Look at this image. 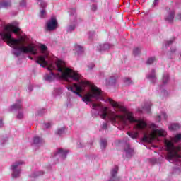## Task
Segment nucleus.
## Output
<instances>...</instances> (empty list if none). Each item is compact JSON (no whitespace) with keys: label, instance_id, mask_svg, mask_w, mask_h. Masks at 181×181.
<instances>
[{"label":"nucleus","instance_id":"f257e3e1","mask_svg":"<svg viewBox=\"0 0 181 181\" xmlns=\"http://www.w3.org/2000/svg\"><path fill=\"white\" fill-rule=\"evenodd\" d=\"M36 63L40 64L41 67H46L49 71V74H45L43 77L47 83H52L57 78H61V80L65 81H77L78 83H73L72 86L69 85L66 86V88L78 97H83L80 93L88 91L82 98V101L86 104L91 103L93 100H101L105 103H109L115 108L114 111L109 112L108 107L103 106L101 103H92V116L97 117V115H100L103 119L107 118L108 122L112 125L120 124V104L114 101L111 98L104 100L101 89L89 81L81 80V75L67 67L64 61L56 59L54 62H48L46 58L40 57L38 60H36Z\"/></svg>","mask_w":181,"mask_h":181},{"label":"nucleus","instance_id":"f03ea898","mask_svg":"<svg viewBox=\"0 0 181 181\" xmlns=\"http://www.w3.org/2000/svg\"><path fill=\"white\" fill-rule=\"evenodd\" d=\"M19 30H21L19 23L16 21L4 26L3 30L0 31V43L1 42H6L10 47H12V54L14 57H19L23 53L36 56L37 54L36 45L29 44L28 46H25L26 37L21 36L18 38L12 37V33L19 35Z\"/></svg>","mask_w":181,"mask_h":181},{"label":"nucleus","instance_id":"7ed1b4c3","mask_svg":"<svg viewBox=\"0 0 181 181\" xmlns=\"http://www.w3.org/2000/svg\"><path fill=\"white\" fill-rule=\"evenodd\" d=\"M181 134H177L174 137H170V140L164 139L163 142L165 144L167 155L165 159L170 163L175 165H181L180 146H175L173 142H180Z\"/></svg>","mask_w":181,"mask_h":181},{"label":"nucleus","instance_id":"20e7f679","mask_svg":"<svg viewBox=\"0 0 181 181\" xmlns=\"http://www.w3.org/2000/svg\"><path fill=\"white\" fill-rule=\"evenodd\" d=\"M69 23L66 27L67 33H72L78 26V23L81 22V18L77 17L76 8H71L69 11Z\"/></svg>","mask_w":181,"mask_h":181},{"label":"nucleus","instance_id":"39448f33","mask_svg":"<svg viewBox=\"0 0 181 181\" xmlns=\"http://www.w3.org/2000/svg\"><path fill=\"white\" fill-rule=\"evenodd\" d=\"M25 165V161L22 160H17L12 163L10 167V170L11 172V175L13 179H17L21 176V173L22 172V166Z\"/></svg>","mask_w":181,"mask_h":181},{"label":"nucleus","instance_id":"423d86ee","mask_svg":"<svg viewBox=\"0 0 181 181\" xmlns=\"http://www.w3.org/2000/svg\"><path fill=\"white\" fill-rule=\"evenodd\" d=\"M10 111H18L16 115L17 119H23L25 113L23 112V108H22V100H17L16 103L10 107Z\"/></svg>","mask_w":181,"mask_h":181},{"label":"nucleus","instance_id":"0eeeda50","mask_svg":"<svg viewBox=\"0 0 181 181\" xmlns=\"http://www.w3.org/2000/svg\"><path fill=\"white\" fill-rule=\"evenodd\" d=\"M67 153H69V150L58 148L52 156V158L56 160H64V158L67 156Z\"/></svg>","mask_w":181,"mask_h":181},{"label":"nucleus","instance_id":"6e6552de","mask_svg":"<svg viewBox=\"0 0 181 181\" xmlns=\"http://www.w3.org/2000/svg\"><path fill=\"white\" fill-rule=\"evenodd\" d=\"M37 4H40V10L39 16L41 19H45L47 16V13L46 12L45 8L47 6V3L45 0H37Z\"/></svg>","mask_w":181,"mask_h":181},{"label":"nucleus","instance_id":"1a4fd4ad","mask_svg":"<svg viewBox=\"0 0 181 181\" xmlns=\"http://www.w3.org/2000/svg\"><path fill=\"white\" fill-rule=\"evenodd\" d=\"M39 49L41 53H44L45 55L38 56L37 58V60H39L40 57H45V59H46V60H47L48 62H55L56 59H58V58H54V59H52V58L49 57V54H47V47L46 45L41 44L39 46Z\"/></svg>","mask_w":181,"mask_h":181},{"label":"nucleus","instance_id":"9d476101","mask_svg":"<svg viewBox=\"0 0 181 181\" xmlns=\"http://www.w3.org/2000/svg\"><path fill=\"white\" fill-rule=\"evenodd\" d=\"M167 13L164 15V21L166 23H173L175 19V11L167 8Z\"/></svg>","mask_w":181,"mask_h":181},{"label":"nucleus","instance_id":"9b49d317","mask_svg":"<svg viewBox=\"0 0 181 181\" xmlns=\"http://www.w3.org/2000/svg\"><path fill=\"white\" fill-rule=\"evenodd\" d=\"M57 28V20L56 18L52 17L49 21L47 22L46 30L49 31L54 30Z\"/></svg>","mask_w":181,"mask_h":181},{"label":"nucleus","instance_id":"f8f14e48","mask_svg":"<svg viewBox=\"0 0 181 181\" xmlns=\"http://www.w3.org/2000/svg\"><path fill=\"white\" fill-rule=\"evenodd\" d=\"M151 107H152V102H151V100H147L144 102V105L141 107V108H139V112L150 114Z\"/></svg>","mask_w":181,"mask_h":181},{"label":"nucleus","instance_id":"ddd939ff","mask_svg":"<svg viewBox=\"0 0 181 181\" xmlns=\"http://www.w3.org/2000/svg\"><path fill=\"white\" fill-rule=\"evenodd\" d=\"M146 77L151 83H155L157 80V78H156V71L155 69H151L150 71L148 72Z\"/></svg>","mask_w":181,"mask_h":181},{"label":"nucleus","instance_id":"4468645a","mask_svg":"<svg viewBox=\"0 0 181 181\" xmlns=\"http://www.w3.org/2000/svg\"><path fill=\"white\" fill-rule=\"evenodd\" d=\"M124 153L126 158H132L134 156V148H131V146L128 144L124 146Z\"/></svg>","mask_w":181,"mask_h":181},{"label":"nucleus","instance_id":"2eb2a0df","mask_svg":"<svg viewBox=\"0 0 181 181\" xmlns=\"http://www.w3.org/2000/svg\"><path fill=\"white\" fill-rule=\"evenodd\" d=\"M45 144V141L43 139L39 137V136H35L33 139V143L32 145L34 146H40Z\"/></svg>","mask_w":181,"mask_h":181},{"label":"nucleus","instance_id":"dca6fc26","mask_svg":"<svg viewBox=\"0 0 181 181\" xmlns=\"http://www.w3.org/2000/svg\"><path fill=\"white\" fill-rule=\"evenodd\" d=\"M111 45L108 43L105 44H99L97 46V50L98 52H105V50H109V49H111Z\"/></svg>","mask_w":181,"mask_h":181},{"label":"nucleus","instance_id":"f3484780","mask_svg":"<svg viewBox=\"0 0 181 181\" xmlns=\"http://www.w3.org/2000/svg\"><path fill=\"white\" fill-rule=\"evenodd\" d=\"M74 50L77 56H81L84 53V47L78 44H75Z\"/></svg>","mask_w":181,"mask_h":181},{"label":"nucleus","instance_id":"a211bd4d","mask_svg":"<svg viewBox=\"0 0 181 181\" xmlns=\"http://www.w3.org/2000/svg\"><path fill=\"white\" fill-rule=\"evenodd\" d=\"M64 91V89L62 87H57L54 88V90L52 92L53 95L54 97H61V95L63 94Z\"/></svg>","mask_w":181,"mask_h":181},{"label":"nucleus","instance_id":"6ab92c4d","mask_svg":"<svg viewBox=\"0 0 181 181\" xmlns=\"http://www.w3.org/2000/svg\"><path fill=\"white\" fill-rule=\"evenodd\" d=\"M168 119V115L166 112H162L160 115L156 117V122H160L161 121H166Z\"/></svg>","mask_w":181,"mask_h":181},{"label":"nucleus","instance_id":"aec40b11","mask_svg":"<svg viewBox=\"0 0 181 181\" xmlns=\"http://www.w3.org/2000/svg\"><path fill=\"white\" fill-rule=\"evenodd\" d=\"M158 93L161 97H167V95L169 94L168 90L165 89V86L161 85L159 86V89L158 90Z\"/></svg>","mask_w":181,"mask_h":181},{"label":"nucleus","instance_id":"412c9836","mask_svg":"<svg viewBox=\"0 0 181 181\" xmlns=\"http://www.w3.org/2000/svg\"><path fill=\"white\" fill-rule=\"evenodd\" d=\"M117 83V76H111L110 78L106 79L107 86H115Z\"/></svg>","mask_w":181,"mask_h":181},{"label":"nucleus","instance_id":"4be33fe9","mask_svg":"<svg viewBox=\"0 0 181 181\" xmlns=\"http://www.w3.org/2000/svg\"><path fill=\"white\" fill-rule=\"evenodd\" d=\"M169 131H177L180 129V124L178 123H173L168 126Z\"/></svg>","mask_w":181,"mask_h":181},{"label":"nucleus","instance_id":"5701e85b","mask_svg":"<svg viewBox=\"0 0 181 181\" xmlns=\"http://www.w3.org/2000/svg\"><path fill=\"white\" fill-rule=\"evenodd\" d=\"M100 148L103 151L107 148V139H101L100 142Z\"/></svg>","mask_w":181,"mask_h":181},{"label":"nucleus","instance_id":"b1692460","mask_svg":"<svg viewBox=\"0 0 181 181\" xmlns=\"http://www.w3.org/2000/svg\"><path fill=\"white\" fill-rule=\"evenodd\" d=\"M64 132H66V128L61 127L57 129V131L55 132L56 135H58L59 136H62V135H64Z\"/></svg>","mask_w":181,"mask_h":181},{"label":"nucleus","instance_id":"393cba45","mask_svg":"<svg viewBox=\"0 0 181 181\" xmlns=\"http://www.w3.org/2000/svg\"><path fill=\"white\" fill-rule=\"evenodd\" d=\"M11 6V1H6L0 3V8H9Z\"/></svg>","mask_w":181,"mask_h":181},{"label":"nucleus","instance_id":"a878e982","mask_svg":"<svg viewBox=\"0 0 181 181\" xmlns=\"http://www.w3.org/2000/svg\"><path fill=\"white\" fill-rule=\"evenodd\" d=\"M45 173L43 171H35L33 174L30 175V177H37L39 176H42Z\"/></svg>","mask_w":181,"mask_h":181},{"label":"nucleus","instance_id":"bb28decb","mask_svg":"<svg viewBox=\"0 0 181 181\" xmlns=\"http://www.w3.org/2000/svg\"><path fill=\"white\" fill-rule=\"evenodd\" d=\"M169 81V74L165 73L163 76V84H167Z\"/></svg>","mask_w":181,"mask_h":181},{"label":"nucleus","instance_id":"cd10ccee","mask_svg":"<svg viewBox=\"0 0 181 181\" xmlns=\"http://www.w3.org/2000/svg\"><path fill=\"white\" fill-rule=\"evenodd\" d=\"M46 114V110L45 109H40L36 113L35 115L37 117H42V115H45Z\"/></svg>","mask_w":181,"mask_h":181},{"label":"nucleus","instance_id":"c85d7f7f","mask_svg":"<svg viewBox=\"0 0 181 181\" xmlns=\"http://www.w3.org/2000/svg\"><path fill=\"white\" fill-rule=\"evenodd\" d=\"M156 62V57H150L146 61L147 64H153V62Z\"/></svg>","mask_w":181,"mask_h":181},{"label":"nucleus","instance_id":"c756f323","mask_svg":"<svg viewBox=\"0 0 181 181\" xmlns=\"http://www.w3.org/2000/svg\"><path fill=\"white\" fill-rule=\"evenodd\" d=\"M123 81L125 86H131V84H132V80L130 79V78H124Z\"/></svg>","mask_w":181,"mask_h":181},{"label":"nucleus","instance_id":"7c9ffc66","mask_svg":"<svg viewBox=\"0 0 181 181\" xmlns=\"http://www.w3.org/2000/svg\"><path fill=\"white\" fill-rule=\"evenodd\" d=\"M140 53H141V47H135V48L133 49V54H134L135 56H138Z\"/></svg>","mask_w":181,"mask_h":181},{"label":"nucleus","instance_id":"2f4dec72","mask_svg":"<svg viewBox=\"0 0 181 181\" xmlns=\"http://www.w3.org/2000/svg\"><path fill=\"white\" fill-rule=\"evenodd\" d=\"M150 163L152 165H156V163H160V162L155 158L150 159Z\"/></svg>","mask_w":181,"mask_h":181},{"label":"nucleus","instance_id":"473e14b6","mask_svg":"<svg viewBox=\"0 0 181 181\" xmlns=\"http://www.w3.org/2000/svg\"><path fill=\"white\" fill-rule=\"evenodd\" d=\"M175 42V37L171 38L170 40L165 42V47H168V46H170L172 43Z\"/></svg>","mask_w":181,"mask_h":181},{"label":"nucleus","instance_id":"72a5a7b5","mask_svg":"<svg viewBox=\"0 0 181 181\" xmlns=\"http://www.w3.org/2000/svg\"><path fill=\"white\" fill-rule=\"evenodd\" d=\"M19 5L21 8H26V0H21Z\"/></svg>","mask_w":181,"mask_h":181},{"label":"nucleus","instance_id":"f704fd0d","mask_svg":"<svg viewBox=\"0 0 181 181\" xmlns=\"http://www.w3.org/2000/svg\"><path fill=\"white\" fill-rule=\"evenodd\" d=\"M53 125L52 122H48V123H44L43 124V128H45L46 129H48V128H50Z\"/></svg>","mask_w":181,"mask_h":181},{"label":"nucleus","instance_id":"c9c22d12","mask_svg":"<svg viewBox=\"0 0 181 181\" xmlns=\"http://www.w3.org/2000/svg\"><path fill=\"white\" fill-rule=\"evenodd\" d=\"M33 85L32 84H29L27 87V91L28 93H30V91H33Z\"/></svg>","mask_w":181,"mask_h":181},{"label":"nucleus","instance_id":"e433bc0d","mask_svg":"<svg viewBox=\"0 0 181 181\" xmlns=\"http://www.w3.org/2000/svg\"><path fill=\"white\" fill-rule=\"evenodd\" d=\"M95 36V33L94 31L89 32V38L93 39Z\"/></svg>","mask_w":181,"mask_h":181},{"label":"nucleus","instance_id":"4c0bfd02","mask_svg":"<svg viewBox=\"0 0 181 181\" xmlns=\"http://www.w3.org/2000/svg\"><path fill=\"white\" fill-rule=\"evenodd\" d=\"M101 127L103 129H107V128H108V123L103 122Z\"/></svg>","mask_w":181,"mask_h":181},{"label":"nucleus","instance_id":"58836bf2","mask_svg":"<svg viewBox=\"0 0 181 181\" xmlns=\"http://www.w3.org/2000/svg\"><path fill=\"white\" fill-rule=\"evenodd\" d=\"M94 63H90L89 64H88V69L89 70H93V69H94Z\"/></svg>","mask_w":181,"mask_h":181},{"label":"nucleus","instance_id":"ea45409f","mask_svg":"<svg viewBox=\"0 0 181 181\" xmlns=\"http://www.w3.org/2000/svg\"><path fill=\"white\" fill-rule=\"evenodd\" d=\"M8 141V138L1 139L0 141L1 145H4V144Z\"/></svg>","mask_w":181,"mask_h":181},{"label":"nucleus","instance_id":"a19ab883","mask_svg":"<svg viewBox=\"0 0 181 181\" xmlns=\"http://www.w3.org/2000/svg\"><path fill=\"white\" fill-rule=\"evenodd\" d=\"M159 2V0H154L152 6L155 8V6H158V3Z\"/></svg>","mask_w":181,"mask_h":181},{"label":"nucleus","instance_id":"79ce46f5","mask_svg":"<svg viewBox=\"0 0 181 181\" xmlns=\"http://www.w3.org/2000/svg\"><path fill=\"white\" fill-rule=\"evenodd\" d=\"M91 9L93 12H95V11H97V5L95 4L92 5Z\"/></svg>","mask_w":181,"mask_h":181},{"label":"nucleus","instance_id":"37998d69","mask_svg":"<svg viewBox=\"0 0 181 181\" xmlns=\"http://www.w3.org/2000/svg\"><path fill=\"white\" fill-rule=\"evenodd\" d=\"M2 127H4V122L2 119H0V128H2Z\"/></svg>","mask_w":181,"mask_h":181},{"label":"nucleus","instance_id":"c03bdc74","mask_svg":"<svg viewBox=\"0 0 181 181\" xmlns=\"http://www.w3.org/2000/svg\"><path fill=\"white\" fill-rule=\"evenodd\" d=\"M178 19H181V13L177 15Z\"/></svg>","mask_w":181,"mask_h":181},{"label":"nucleus","instance_id":"a18cd8bd","mask_svg":"<svg viewBox=\"0 0 181 181\" xmlns=\"http://www.w3.org/2000/svg\"><path fill=\"white\" fill-rule=\"evenodd\" d=\"M176 51V49H171L172 53H174V52Z\"/></svg>","mask_w":181,"mask_h":181},{"label":"nucleus","instance_id":"49530a36","mask_svg":"<svg viewBox=\"0 0 181 181\" xmlns=\"http://www.w3.org/2000/svg\"><path fill=\"white\" fill-rule=\"evenodd\" d=\"M92 2H95V0H90Z\"/></svg>","mask_w":181,"mask_h":181},{"label":"nucleus","instance_id":"de8ad7c7","mask_svg":"<svg viewBox=\"0 0 181 181\" xmlns=\"http://www.w3.org/2000/svg\"><path fill=\"white\" fill-rule=\"evenodd\" d=\"M160 158H161V159H163V157L161 156Z\"/></svg>","mask_w":181,"mask_h":181}]
</instances>
